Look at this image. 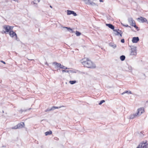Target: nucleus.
Wrapping results in <instances>:
<instances>
[{
  "mask_svg": "<svg viewBox=\"0 0 148 148\" xmlns=\"http://www.w3.org/2000/svg\"><path fill=\"white\" fill-rule=\"evenodd\" d=\"M136 148H141L140 147H139V145H138V146L136 147Z\"/></svg>",
  "mask_w": 148,
  "mask_h": 148,
  "instance_id": "obj_42",
  "label": "nucleus"
},
{
  "mask_svg": "<svg viewBox=\"0 0 148 148\" xmlns=\"http://www.w3.org/2000/svg\"><path fill=\"white\" fill-rule=\"evenodd\" d=\"M138 115H136V113L134 114H131L130 116L129 119H133L135 116H136Z\"/></svg>",
  "mask_w": 148,
  "mask_h": 148,
  "instance_id": "obj_17",
  "label": "nucleus"
},
{
  "mask_svg": "<svg viewBox=\"0 0 148 148\" xmlns=\"http://www.w3.org/2000/svg\"><path fill=\"white\" fill-rule=\"evenodd\" d=\"M69 82L71 84H73L76 82V81L75 80L70 81Z\"/></svg>",
  "mask_w": 148,
  "mask_h": 148,
  "instance_id": "obj_26",
  "label": "nucleus"
},
{
  "mask_svg": "<svg viewBox=\"0 0 148 148\" xmlns=\"http://www.w3.org/2000/svg\"><path fill=\"white\" fill-rule=\"evenodd\" d=\"M69 72H71V73H75V72L73 71H72V70H62V73H64V72L69 73Z\"/></svg>",
  "mask_w": 148,
  "mask_h": 148,
  "instance_id": "obj_21",
  "label": "nucleus"
},
{
  "mask_svg": "<svg viewBox=\"0 0 148 148\" xmlns=\"http://www.w3.org/2000/svg\"><path fill=\"white\" fill-rule=\"evenodd\" d=\"M46 64L47 65H48V64L47 63H46Z\"/></svg>",
  "mask_w": 148,
  "mask_h": 148,
  "instance_id": "obj_46",
  "label": "nucleus"
},
{
  "mask_svg": "<svg viewBox=\"0 0 148 148\" xmlns=\"http://www.w3.org/2000/svg\"><path fill=\"white\" fill-rule=\"evenodd\" d=\"M114 34L116 36H120L122 37V32L119 29H114L113 30Z\"/></svg>",
  "mask_w": 148,
  "mask_h": 148,
  "instance_id": "obj_3",
  "label": "nucleus"
},
{
  "mask_svg": "<svg viewBox=\"0 0 148 148\" xmlns=\"http://www.w3.org/2000/svg\"><path fill=\"white\" fill-rule=\"evenodd\" d=\"M9 34L10 36L12 37H13L14 36H15L16 38V40H17V35L14 32L11 31L9 33Z\"/></svg>",
  "mask_w": 148,
  "mask_h": 148,
  "instance_id": "obj_12",
  "label": "nucleus"
},
{
  "mask_svg": "<svg viewBox=\"0 0 148 148\" xmlns=\"http://www.w3.org/2000/svg\"><path fill=\"white\" fill-rule=\"evenodd\" d=\"M121 24L124 26H125V27H129L131 28V27L130 26H129L127 24L126 25H124L123 24H122V23H121Z\"/></svg>",
  "mask_w": 148,
  "mask_h": 148,
  "instance_id": "obj_34",
  "label": "nucleus"
},
{
  "mask_svg": "<svg viewBox=\"0 0 148 148\" xmlns=\"http://www.w3.org/2000/svg\"><path fill=\"white\" fill-rule=\"evenodd\" d=\"M40 1V0H34L32 2V3H33L34 5H37V3H39Z\"/></svg>",
  "mask_w": 148,
  "mask_h": 148,
  "instance_id": "obj_19",
  "label": "nucleus"
},
{
  "mask_svg": "<svg viewBox=\"0 0 148 148\" xmlns=\"http://www.w3.org/2000/svg\"><path fill=\"white\" fill-rule=\"evenodd\" d=\"M127 93L128 94H131L132 93L131 92V91H124L121 94L122 95H123L125 93Z\"/></svg>",
  "mask_w": 148,
  "mask_h": 148,
  "instance_id": "obj_25",
  "label": "nucleus"
},
{
  "mask_svg": "<svg viewBox=\"0 0 148 148\" xmlns=\"http://www.w3.org/2000/svg\"><path fill=\"white\" fill-rule=\"evenodd\" d=\"M86 4L87 5H90L92 6H94L96 5V4L94 3L93 0H84Z\"/></svg>",
  "mask_w": 148,
  "mask_h": 148,
  "instance_id": "obj_5",
  "label": "nucleus"
},
{
  "mask_svg": "<svg viewBox=\"0 0 148 148\" xmlns=\"http://www.w3.org/2000/svg\"><path fill=\"white\" fill-rule=\"evenodd\" d=\"M134 28H135L137 31L139 30V29L138 27L136 25V24L134 25V26H133Z\"/></svg>",
  "mask_w": 148,
  "mask_h": 148,
  "instance_id": "obj_33",
  "label": "nucleus"
},
{
  "mask_svg": "<svg viewBox=\"0 0 148 148\" xmlns=\"http://www.w3.org/2000/svg\"><path fill=\"white\" fill-rule=\"evenodd\" d=\"M59 69H58L57 70V71H58V70H59Z\"/></svg>",
  "mask_w": 148,
  "mask_h": 148,
  "instance_id": "obj_49",
  "label": "nucleus"
},
{
  "mask_svg": "<svg viewBox=\"0 0 148 148\" xmlns=\"http://www.w3.org/2000/svg\"><path fill=\"white\" fill-rule=\"evenodd\" d=\"M1 62H2V63H3V64H6V63L5 62L1 60Z\"/></svg>",
  "mask_w": 148,
  "mask_h": 148,
  "instance_id": "obj_36",
  "label": "nucleus"
},
{
  "mask_svg": "<svg viewBox=\"0 0 148 148\" xmlns=\"http://www.w3.org/2000/svg\"><path fill=\"white\" fill-rule=\"evenodd\" d=\"M104 102H105V101L104 100H102L99 103V105H101Z\"/></svg>",
  "mask_w": 148,
  "mask_h": 148,
  "instance_id": "obj_32",
  "label": "nucleus"
},
{
  "mask_svg": "<svg viewBox=\"0 0 148 148\" xmlns=\"http://www.w3.org/2000/svg\"><path fill=\"white\" fill-rule=\"evenodd\" d=\"M60 68L62 69H64L65 70L70 69L69 68L66 67L62 65H61V66H60Z\"/></svg>",
  "mask_w": 148,
  "mask_h": 148,
  "instance_id": "obj_24",
  "label": "nucleus"
},
{
  "mask_svg": "<svg viewBox=\"0 0 148 148\" xmlns=\"http://www.w3.org/2000/svg\"><path fill=\"white\" fill-rule=\"evenodd\" d=\"M31 109V108H29V109H24V110H22V109H21V110H20L19 111V113L21 114L22 113V112H26L28 110H30Z\"/></svg>",
  "mask_w": 148,
  "mask_h": 148,
  "instance_id": "obj_20",
  "label": "nucleus"
},
{
  "mask_svg": "<svg viewBox=\"0 0 148 148\" xmlns=\"http://www.w3.org/2000/svg\"><path fill=\"white\" fill-rule=\"evenodd\" d=\"M62 107H64V106H59V107L53 106L52 108H47L45 110V111L46 112H47L48 111H51V110H53L56 109L60 108Z\"/></svg>",
  "mask_w": 148,
  "mask_h": 148,
  "instance_id": "obj_10",
  "label": "nucleus"
},
{
  "mask_svg": "<svg viewBox=\"0 0 148 148\" xmlns=\"http://www.w3.org/2000/svg\"><path fill=\"white\" fill-rule=\"evenodd\" d=\"M106 25L109 28L112 29L113 30L114 29V27L112 24L110 23L106 24Z\"/></svg>",
  "mask_w": 148,
  "mask_h": 148,
  "instance_id": "obj_15",
  "label": "nucleus"
},
{
  "mask_svg": "<svg viewBox=\"0 0 148 148\" xmlns=\"http://www.w3.org/2000/svg\"><path fill=\"white\" fill-rule=\"evenodd\" d=\"M52 134V132L51 131H47L45 132V134L46 136H47L51 134Z\"/></svg>",
  "mask_w": 148,
  "mask_h": 148,
  "instance_id": "obj_22",
  "label": "nucleus"
},
{
  "mask_svg": "<svg viewBox=\"0 0 148 148\" xmlns=\"http://www.w3.org/2000/svg\"><path fill=\"white\" fill-rule=\"evenodd\" d=\"M137 20L140 22L143 23L145 22L148 24V22L147 19L145 18L140 16L139 18H138Z\"/></svg>",
  "mask_w": 148,
  "mask_h": 148,
  "instance_id": "obj_9",
  "label": "nucleus"
},
{
  "mask_svg": "<svg viewBox=\"0 0 148 148\" xmlns=\"http://www.w3.org/2000/svg\"><path fill=\"white\" fill-rule=\"evenodd\" d=\"M110 16H108L107 17V18L108 19H109V20H110Z\"/></svg>",
  "mask_w": 148,
  "mask_h": 148,
  "instance_id": "obj_38",
  "label": "nucleus"
},
{
  "mask_svg": "<svg viewBox=\"0 0 148 148\" xmlns=\"http://www.w3.org/2000/svg\"><path fill=\"white\" fill-rule=\"evenodd\" d=\"M139 40L138 37H133L132 40V41L133 43H136Z\"/></svg>",
  "mask_w": 148,
  "mask_h": 148,
  "instance_id": "obj_13",
  "label": "nucleus"
},
{
  "mask_svg": "<svg viewBox=\"0 0 148 148\" xmlns=\"http://www.w3.org/2000/svg\"><path fill=\"white\" fill-rule=\"evenodd\" d=\"M128 21L129 23H132V22H133L135 21L133 19V18L131 17L128 18Z\"/></svg>",
  "mask_w": 148,
  "mask_h": 148,
  "instance_id": "obj_18",
  "label": "nucleus"
},
{
  "mask_svg": "<svg viewBox=\"0 0 148 148\" xmlns=\"http://www.w3.org/2000/svg\"><path fill=\"white\" fill-rule=\"evenodd\" d=\"M34 6L35 7H36V8H38V5H37H37H34Z\"/></svg>",
  "mask_w": 148,
  "mask_h": 148,
  "instance_id": "obj_40",
  "label": "nucleus"
},
{
  "mask_svg": "<svg viewBox=\"0 0 148 148\" xmlns=\"http://www.w3.org/2000/svg\"><path fill=\"white\" fill-rule=\"evenodd\" d=\"M63 28H66L67 29V30L69 31L70 32L71 31V30H72V29L70 27H63Z\"/></svg>",
  "mask_w": 148,
  "mask_h": 148,
  "instance_id": "obj_27",
  "label": "nucleus"
},
{
  "mask_svg": "<svg viewBox=\"0 0 148 148\" xmlns=\"http://www.w3.org/2000/svg\"><path fill=\"white\" fill-rule=\"evenodd\" d=\"M25 126L24 123L23 122H21L18 123L16 125L12 127V129H17L21 128L23 127H24Z\"/></svg>",
  "mask_w": 148,
  "mask_h": 148,
  "instance_id": "obj_2",
  "label": "nucleus"
},
{
  "mask_svg": "<svg viewBox=\"0 0 148 148\" xmlns=\"http://www.w3.org/2000/svg\"><path fill=\"white\" fill-rule=\"evenodd\" d=\"M71 33H73L74 32V31L72 29L71 30V31L70 32Z\"/></svg>",
  "mask_w": 148,
  "mask_h": 148,
  "instance_id": "obj_37",
  "label": "nucleus"
},
{
  "mask_svg": "<svg viewBox=\"0 0 148 148\" xmlns=\"http://www.w3.org/2000/svg\"><path fill=\"white\" fill-rule=\"evenodd\" d=\"M144 112V109L143 108H139L137 110V112L136 113V115L138 116L140 115Z\"/></svg>",
  "mask_w": 148,
  "mask_h": 148,
  "instance_id": "obj_8",
  "label": "nucleus"
},
{
  "mask_svg": "<svg viewBox=\"0 0 148 148\" xmlns=\"http://www.w3.org/2000/svg\"><path fill=\"white\" fill-rule=\"evenodd\" d=\"M67 14L68 15H70L71 14H73V15L74 16H77V14L74 11L70 10H67Z\"/></svg>",
  "mask_w": 148,
  "mask_h": 148,
  "instance_id": "obj_11",
  "label": "nucleus"
},
{
  "mask_svg": "<svg viewBox=\"0 0 148 148\" xmlns=\"http://www.w3.org/2000/svg\"><path fill=\"white\" fill-rule=\"evenodd\" d=\"M76 34L77 36H79L81 34V33L77 31H76Z\"/></svg>",
  "mask_w": 148,
  "mask_h": 148,
  "instance_id": "obj_29",
  "label": "nucleus"
},
{
  "mask_svg": "<svg viewBox=\"0 0 148 148\" xmlns=\"http://www.w3.org/2000/svg\"><path fill=\"white\" fill-rule=\"evenodd\" d=\"M3 29L5 30V31L3 30L2 32V34H6L7 32L9 33L10 31L9 29V25H4L3 26Z\"/></svg>",
  "mask_w": 148,
  "mask_h": 148,
  "instance_id": "obj_4",
  "label": "nucleus"
},
{
  "mask_svg": "<svg viewBox=\"0 0 148 148\" xmlns=\"http://www.w3.org/2000/svg\"><path fill=\"white\" fill-rule=\"evenodd\" d=\"M3 147H5V146H3Z\"/></svg>",
  "mask_w": 148,
  "mask_h": 148,
  "instance_id": "obj_47",
  "label": "nucleus"
},
{
  "mask_svg": "<svg viewBox=\"0 0 148 148\" xmlns=\"http://www.w3.org/2000/svg\"><path fill=\"white\" fill-rule=\"evenodd\" d=\"M143 75H144V76H145V75L144 74H143Z\"/></svg>",
  "mask_w": 148,
  "mask_h": 148,
  "instance_id": "obj_45",
  "label": "nucleus"
},
{
  "mask_svg": "<svg viewBox=\"0 0 148 148\" xmlns=\"http://www.w3.org/2000/svg\"><path fill=\"white\" fill-rule=\"evenodd\" d=\"M81 62L84 66L90 69L96 68L95 65L88 59H84L81 60Z\"/></svg>",
  "mask_w": 148,
  "mask_h": 148,
  "instance_id": "obj_1",
  "label": "nucleus"
},
{
  "mask_svg": "<svg viewBox=\"0 0 148 148\" xmlns=\"http://www.w3.org/2000/svg\"><path fill=\"white\" fill-rule=\"evenodd\" d=\"M50 7L51 8H52V6L51 5H50Z\"/></svg>",
  "mask_w": 148,
  "mask_h": 148,
  "instance_id": "obj_44",
  "label": "nucleus"
},
{
  "mask_svg": "<svg viewBox=\"0 0 148 148\" xmlns=\"http://www.w3.org/2000/svg\"><path fill=\"white\" fill-rule=\"evenodd\" d=\"M125 58V57L124 55H122L120 57V59L121 61H124Z\"/></svg>",
  "mask_w": 148,
  "mask_h": 148,
  "instance_id": "obj_23",
  "label": "nucleus"
},
{
  "mask_svg": "<svg viewBox=\"0 0 148 148\" xmlns=\"http://www.w3.org/2000/svg\"><path fill=\"white\" fill-rule=\"evenodd\" d=\"M9 29H10V32H11V31H13V28L14 27L12 26H10V25H9Z\"/></svg>",
  "mask_w": 148,
  "mask_h": 148,
  "instance_id": "obj_30",
  "label": "nucleus"
},
{
  "mask_svg": "<svg viewBox=\"0 0 148 148\" xmlns=\"http://www.w3.org/2000/svg\"><path fill=\"white\" fill-rule=\"evenodd\" d=\"M100 2H103V0H99Z\"/></svg>",
  "mask_w": 148,
  "mask_h": 148,
  "instance_id": "obj_41",
  "label": "nucleus"
},
{
  "mask_svg": "<svg viewBox=\"0 0 148 148\" xmlns=\"http://www.w3.org/2000/svg\"><path fill=\"white\" fill-rule=\"evenodd\" d=\"M15 1H16L17 0H14Z\"/></svg>",
  "mask_w": 148,
  "mask_h": 148,
  "instance_id": "obj_48",
  "label": "nucleus"
},
{
  "mask_svg": "<svg viewBox=\"0 0 148 148\" xmlns=\"http://www.w3.org/2000/svg\"><path fill=\"white\" fill-rule=\"evenodd\" d=\"M130 24L131 26L133 27L134 26V25L136 24V23L135 21H134L133 22H132V23H130Z\"/></svg>",
  "mask_w": 148,
  "mask_h": 148,
  "instance_id": "obj_31",
  "label": "nucleus"
},
{
  "mask_svg": "<svg viewBox=\"0 0 148 148\" xmlns=\"http://www.w3.org/2000/svg\"><path fill=\"white\" fill-rule=\"evenodd\" d=\"M128 69H125V71H131L132 70V68L131 66H128Z\"/></svg>",
  "mask_w": 148,
  "mask_h": 148,
  "instance_id": "obj_28",
  "label": "nucleus"
},
{
  "mask_svg": "<svg viewBox=\"0 0 148 148\" xmlns=\"http://www.w3.org/2000/svg\"><path fill=\"white\" fill-rule=\"evenodd\" d=\"M125 69H128V66L127 67L126 66V69H125Z\"/></svg>",
  "mask_w": 148,
  "mask_h": 148,
  "instance_id": "obj_43",
  "label": "nucleus"
},
{
  "mask_svg": "<svg viewBox=\"0 0 148 148\" xmlns=\"http://www.w3.org/2000/svg\"><path fill=\"white\" fill-rule=\"evenodd\" d=\"M53 64L55 65V66H56L55 67L57 68H60V66H61V64L60 63H58L56 62H54L53 63Z\"/></svg>",
  "mask_w": 148,
  "mask_h": 148,
  "instance_id": "obj_14",
  "label": "nucleus"
},
{
  "mask_svg": "<svg viewBox=\"0 0 148 148\" xmlns=\"http://www.w3.org/2000/svg\"><path fill=\"white\" fill-rule=\"evenodd\" d=\"M28 60H33V61H34V60L33 59H28Z\"/></svg>",
  "mask_w": 148,
  "mask_h": 148,
  "instance_id": "obj_39",
  "label": "nucleus"
},
{
  "mask_svg": "<svg viewBox=\"0 0 148 148\" xmlns=\"http://www.w3.org/2000/svg\"><path fill=\"white\" fill-rule=\"evenodd\" d=\"M131 51L130 55H136L137 54L136 47L132 46L131 47Z\"/></svg>",
  "mask_w": 148,
  "mask_h": 148,
  "instance_id": "obj_6",
  "label": "nucleus"
},
{
  "mask_svg": "<svg viewBox=\"0 0 148 148\" xmlns=\"http://www.w3.org/2000/svg\"><path fill=\"white\" fill-rule=\"evenodd\" d=\"M109 45L110 46L112 47L114 49H115L116 47V45L112 42H111L109 43Z\"/></svg>",
  "mask_w": 148,
  "mask_h": 148,
  "instance_id": "obj_16",
  "label": "nucleus"
},
{
  "mask_svg": "<svg viewBox=\"0 0 148 148\" xmlns=\"http://www.w3.org/2000/svg\"><path fill=\"white\" fill-rule=\"evenodd\" d=\"M121 41L122 43H124L125 42V40L124 39H122Z\"/></svg>",
  "mask_w": 148,
  "mask_h": 148,
  "instance_id": "obj_35",
  "label": "nucleus"
},
{
  "mask_svg": "<svg viewBox=\"0 0 148 148\" xmlns=\"http://www.w3.org/2000/svg\"><path fill=\"white\" fill-rule=\"evenodd\" d=\"M139 147L141 148H147L148 147V143H147V141H143L139 145Z\"/></svg>",
  "mask_w": 148,
  "mask_h": 148,
  "instance_id": "obj_7",
  "label": "nucleus"
}]
</instances>
